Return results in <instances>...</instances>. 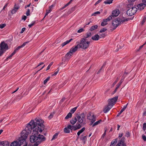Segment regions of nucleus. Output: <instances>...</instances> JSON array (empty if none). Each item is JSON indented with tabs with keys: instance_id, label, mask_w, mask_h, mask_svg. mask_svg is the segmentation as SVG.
I'll use <instances>...</instances> for the list:
<instances>
[{
	"instance_id": "obj_39",
	"label": "nucleus",
	"mask_w": 146,
	"mask_h": 146,
	"mask_svg": "<svg viewBox=\"0 0 146 146\" xmlns=\"http://www.w3.org/2000/svg\"><path fill=\"white\" fill-rule=\"evenodd\" d=\"M35 21H33L31 22V23L28 26L29 27H31L35 24Z\"/></svg>"
},
{
	"instance_id": "obj_37",
	"label": "nucleus",
	"mask_w": 146,
	"mask_h": 146,
	"mask_svg": "<svg viewBox=\"0 0 146 146\" xmlns=\"http://www.w3.org/2000/svg\"><path fill=\"white\" fill-rule=\"evenodd\" d=\"M77 108V107H76L72 108L71 110L70 111V112H71L72 113H74L76 110Z\"/></svg>"
},
{
	"instance_id": "obj_8",
	"label": "nucleus",
	"mask_w": 146,
	"mask_h": 146,
	"mask_svg": "<svg viewBox=\"0 0 146 146\" xmlns=\"http://www.w3.org/2000/svg\"><path fill=\"white\" fill-rule=\"evenodd\" d=\"M78 48H79V46L77 44V45L74 47H73L71 48L70 51L66 55V57L68 58H69L70 56L72 55L73 53L75 52L77 50Z\"/></svg>"
},
{
	"instance_id": "obj_51",
	"label": "nucleus",
	"mask_w": 146,
	"mask_h": 146,
	"mask_svg": "<svg viewBox=\"0 0 146 146\" xmlns=\"http://www.w3.org/2000/svg\"><path fill=\"white\" fill-rule=\"evenodd\" d=\"M121 85L120 84H119V83H118L117 85V86L115 90V92L116 91L117 89L119 87V86H120Z\"/></svg>"
},
{
	"instance_id": "obj_55",
	"label": "nucleus",
	"mask_w": 146,
	"mask_h": 146,
	"mask_svg": "<svg viewBox=\"0 0 146 146\" xmlns=\"http://www.w3.org/2000/svg\"><path fill=\"white\" fill-rule=\"evenodd\" d=\"M30 9H28L26 12V15L27 16H29L30 15Z\"/></svg>"
},
{
	"instance_id": "obj_4",
	"label": "nucleus",
	"mask_w": 146,
	"mask_h": 146,
	"mask_svg": "<svg viewBox=\"0 0 146 146\" xmlns=\"http://www.w3.org/2000/svg\"><path fill=\"white\" fill-rule=\"evenodd\" d=\"M79 46V48H81L83 49L88 48L90 45V42L84 38H81L79 43H77Z\"/></svg>"
},
{
	"instance_id": "obj_24",
	"label": "nucleus",
	"mask_w": 146,
	"mask_h": 146,
	"mask_svg": "<svg viewBox=\"0 0 146 146\" xmlns=\"http://www.w3.org/2000/svg\"><path fill=\"white\" fill-rule=\"evenodd\" d=\"M72 40V38H71L69 40H67L66 41L64 42L61 44V46L62 47H63L65 45L70 42Z\"/></svg>"
},
{
	"instance_id": "obj_33",
	"label": "nucleus",
	"mask_w": 146,
	"mask_h": 146,
	"mask_svg": "<svg viewBox=\"0 0 146 146\" xmlns=\"http://www.w3.org/2000/svg\"><path fill=\"white\" fill-rule=\"evenodd\" d=\"M58 135V133H56L53 136L52 138V140L54 139H56Z\"/></svg>"
},
{
	"instance_id": "obj_34",
	"label": "nucleus",
	"mask_w": 146,
	"mask_h": 146,
	"mask_svg": "<svg viewBox=\"0 0 146 146\" xmlns=\"http://www.w3.org/2000/svg\"><path fill=\"white\" fill-rule=\"evenodd\" d=\"M100 13V12L96 11L92 14V15L95 16H96L97 15H99Z\"/></svg>"
},
{
	"instance_id": "obj_42",
	"label": "nucleus",
	"mask_w": 146,
	"mask_h": 146,
	"mask_svg": "<svg viewBox=\"0 0 146 146\" xmlns=\"http://www.w3.org/2000/svg\"><path fill=\"white\" fill-rule=\"evenodd\" d=\"M6 26V25L5 23L1 24L0 25V28L3 29Z\"/></svg>"
},
{
	"instance_id": "obj_47",
	"label": "nucleus",
	"mask_w": 146,
	"mask_h": 146,
	"mask_svg": "<svg viewBox=\"0 0 146 146\" xmlns=\"http://www.w3.org/2000/svg\"><path fill=\"white\" fill-rule=\"evenodd\" d=\"M54 114V113H52L50 115L48 116V118L49 119H50L52 118L53 116V115Z\"/></svg>"
},
{
	"instance_id": "obj_53",
	"label": "nucleus",
	"mask_w": 146,
	"mask_h": 146,
	"mask_svg": "<svg viewBox=\"0 0 146 146\" xmlns=\"http://www.w3.org/2000/svg\"><path fill=\"white\" fill-rule=\"evenodd\" d=\"M105 64H104L102 67H101V68L98 71V74L100 73L102 70V68L105 66Z\"/></svg>"
},
{
	"instance_id": "obj_13",
	"label": "nucleus",
	"mask_w": 146,
	"mask_h": 146,
	"mask_svg": "<svg viewBox=\"0 0 146 146\" xmlns=\"http://www.w3.org/2000/svg\"><path fill=\"white\" fill-rule=\"evenodd\" d=\"M112 19L111 16H110L107 18L104 19L103 21L102 22L101 25L102 26H104L107 24V22L109 21Z\"/></svg>"
},
{
	"instance_id": "obj_22",
	"label": "nucleus",
	"mask_w": 146,
	"mask_h": 146,
	"mask_svg": "<svg viewBox=\"0 0 146 146\" xmlns=\"http://www.w3.org/2000/svg\"><path fill=\"white\" fill-rule=\"evenodd\" d=\"M91 36V33H86L84 36V38H84L85 40H87V38L88 37H90Z\"/></svg>"
},
{
	"instance_id": "obj_56",
	"label": "nucleus",
	"mask_w": 146,
	"mask_h": 146,
	"mask_svg": "<svg viewBox=\"0 0 146 146\" xmlns=\"http://www.w3.org/2000/svg\"><path fill=\"white\" fill-rule=\"evenodd\" d=\"M123 133H121L119 134L118 137V138L119 139H120L123 136Z\"/></svg>"
},
{
	"instance_id": "obj_45",
	"label": "nucleus",
	"mask_w": 146,
	"mask_h": 146,
	"mask_svg": "<svg viewBox=\"0 0 146 146\" xmlns=\"http://www.w3.org/2000/svg\"><path fill=\"white\" fill-rule=\"evenodd\" d=\"M143 129L144 131L146 130V123H144L143 124Z\"/></svg>"
},
{
	"instance_id": "obj_59",
	"label": "nucleus",
	"mask_w": 146,
	"mask_h": 146,
	"mask_svg": "<svg viewBox=\"0 0 146 146\" xmlns=\"http://www.w3.org/2000/svg\"><path fill=\"white\" fill-rule=\"evenodd\" d=\"M25 28H23L21 30V31L20 32L21 33H23V32L25 31Z\"/></svg>"
},
{
	"instance_id": "obj_11",
	"label": "nucleus",
	"mask_w": 146,
	"mask_h": 146,
	"mask_svg": "<svg viewBox=\"0 0 146 146\" xmlns=\"http://www.w3.org/2000/svg\"><path fill=\"white\" fill-rule=\"evenodd\" d=\"M85 116V114L84 113H82L79 115L77 117L78 122L80 123H84L86 121Z\"/></svg>"
},
{
	"instance_id": "obj_18",
	"label": "nucleus",
	"mask_w": 146,
	"mask_h": 146,
	"mask_svg": "<svg viewBox=\"0 0 146 146\" xmlns=\"http://www.w3.org/2000/svg\"><path fill=\"white\" fill-rule=\"evenodd\" d=\"M145 3H143L139 4L137 6L138 9L140 10L143 9L146 6V4Z\"/></svg>"
},
{
	"instance_id": "obj_5",
	"label": "nucleus",
	"mask_w": 146,
	"mask_h": 146,
	"mask_svg": "<svg viewBox=\"0 0 146 146\" xmlns=\"http://www.w3.org/2000/svg\"><path fill=\"white\" fill-rule=\"evenodd\" d=\"M127 8L129 9L127 10L126 13L129 16H132L137 11V8L133 6V3H129L127 5Z\"/></svg>"
},
{
	"instance_id": "obj_48",
	"label": "nucleus",
	"mask_w": 146,
	"mask_h": 146,
	"mask_svg": "<svg viewBox=\"0 0 146 146\" xmlns=\"http://www.w3.org/2000/svg\"><path fill=\"white\" fill-rule=\"evenodd\" d=\"M84 31V30L83 29L81 28L78 30L77 31V32L78 33H81L83 31Z\"/></svg>"
},
{
	"instance_id": "obj_54",
	"label": "nucleus",
	"mask_w": 146,
	"mask_h": 146,
	"mask_svg": "<svg viewBox=\"0 0 146 146\" xmlns=\"http://www.w3.org/2000/svg\"><path fill=\"white\" fill-rule=\"evenodd\" d=\"M105 64H104L102 67H101V68L98 71V74L100 73L102 70V68L105 66Z\"/></svg>"
},
{
	"instance_id": "obj_6",
	"label": "nucleus",
	"mask_w": 146,
	"mask_h": 146,
	"mask_svg": "<svg viewBox=\"0 0 146 146\" xmlns=\"http://www.w3.org/2000/svg\"><path fill=\"white\" fill-rule=\"evenodd\" d=\"M36 122H35L37 127L40 128L39 130L40 132H42L44 129V126L43 124V121L41 119H35Z\"/></svg>"
},
{
	"instance_id": "obj_2",
	"label": "nucleus",
	"mask_w": 146,
	"mask_h": 146,
	"mask_svg": "<svg viewBox=\"0 0 146 146\" xmlns=\"http://www.w3.org/2000/svg\"><path fill=\"white\" fill-rule=\"evenodd\" d=\"M30 127L29 128V130L30 131V133H28L27 136L31 132V131L32 129H33V132H32V135H37L38 134V131L40 132L41 133L42 132H40L39 130V129L40 128L38 127H37L36 124L35 123L34 121L33 120H31L28 124L25 127V129L27 127Z\"/></svg>"
},
{
	"instance_id": "obj_31",
	"label": "nucleus",
	"mask_w": 146,
	"mask_h": 146,
	"mask_svg": "<svg viewBox=\"0 0 146 146\" xmlns=\"http://www.w3.org/2000/svg\"><path fill=\"white\" fill-rule=\"evenodd\" d=\"M102 121V120H100L99 121L95 122L92 125V127H94L97 125L99 124Z\"/></svg>"
},
{
	"instance_id": "obj_30",
	"label": "nucleus",
	"mask_w": 146,
	"mask_h": 146,
	"mask_svg": "<svg viewBox=\"0 0 146 146\" xmlns=\"http://www.w3.org/2000/svg\"><path fill=\"white\" fill-rule=\"evenodd\" d=\"M113 0H108L104 1V3L106 4H110L111 3Z\"/></svg>"
},
{
	"instance_id": "obj_20",
	"label": "nucleus",
	"mask_w": 146,
	"mask_h": 146,
	"mask_svg": "<svg viewBox=\"0 0 146 146\" xmlns=\"http://www.w3.org/2000/svg\"><path fill=\"white\" fill-rule=\"evenodd\" d=\"M27 42H25L21 46H19L18 47H17V48H16L15 50L14 51V52L15 53L16 52L19 50L20 48L23 47H24L27 44Z\"/></svg>"
},
{
	"instance_id": "obj_21",
	"label": "nucleus",
	"mask_w": 146,
	"mask_h": 146,
	"mask_svg": "<svg viewBox=\"0 0 146 146\" xmlns=\"http://www.w3.org/2000/svg\"><path fill=\"white\" fill-rule=\"evenodd\" d=\"M112 107L111 106H109V105L106 106L104 110V113H106L108 112L112 108Z\"/></svg>"
},
{
	"instance_id": "obj_3",
	"label": "nucleus",
	"mask_w": 146,
	"mask_h": 146,
	"mask_svg": "<svg viewBox=\"0 0 146 146\" xmlns=\"http://www.w3.org/2000/svg\"><path fill=\"white\" fill-rule=\"evenodd\" d=\"M129 20V19H127L123 17L117 18L113 21L112 23L113 26L114 27L113 29H115L119 25Z\"/></svg>"
},
{
	"instance_id": "obj_64",
	"label": "nucleus",
	"mask_w": 146,
	"mask_h": 146,
	"mask_svg": "<svg viewBox=\"0 0 146 146\" xmlns=\"http://www.w3.org/2000/svg\"><path fill=\"white\" fill-rule=\"evenodd\" d=\"M27 18V17L25 16H24L22 18V19L24 20V21H25Z\"/></svg>"
},
{
	"instance_id": "obj_43",
	"label": "nucleus",
	"mask_w": 146,
	"mask_h": 146,
	"mask_svg": "<svg viewBox=\"0 0 146 146\" xmlns=\"http://www.w3.org/2000/svg\"><path fill=\"white\" fill-rule=\"evenodd\" d=\"M50 79V77H48L46 79L44 82V84H46L49 80Z\"/></svg>"
},
{
	"instance_id": "obj_40",
	"label": "nucleus",
	"mask_w": 146,
	"mask_h": 146,
	"mask_svg": "<svg viewBox=\"0 0 146 146\" xmlns=\"http://www.w3.org/2000/svg\"><path fill=\"white\" fill-rule=\"evenodd\" d=\"M70 2H68V3L66 4L64 6H63L62 8L60 9V10H62L65 8L66 7H67L70 4Z\"/></svg>"
},
{
	"instance_id": "obj_26",
	"label": "nucleus",
	"mask_w": 146,
	"mask_h": 146,
	"mask_svg": "<svg viewBox=\"0 0 146 146\" xmlns=\"http://www.w3.org/2000/svg\"><path fill=\"white\" fill-rule=\"evenodd\" d=\"M85 130V128L84 127L82 128L81 129L79 130L77 133V135L79 136L80 134L82 133Z\"/></svg>"
},
{
	"instance_id": "obj_50",
	"label": "nucleus",
	"mask_w": 146,
	"mask_h": 146,
	"mask_svg": "<svg viewBox=\"0 0 146 146\" xmlns=\"http://www.w3.org/2000/svg\"><path fill=\"white\" fill-rule=\"evenodd\" d=\"M17 10L16 9H15L14 8L12 11H11V13H12V14H14L17 11Z\"/></svg>"
},
{
	"instance_id": "obj_28",
	"label": "nucleus",
	"mask_w": 146,
	"mask_h": 146,
	"mask_svg": "<svg viewBox=\"0 0 146 146\" xmlns=\"http://www.w3.org/2000/svg\"><path fill=\"white\" fill-rule=\"evenodd\" d=\"M128 104L127 103L126 105H125L123 106V108H122V109L120 111V112L119 113V114H120L127 107V105Z\"/></svg>"
},
{
	"instance_id": "obj_16",
	"label": "nucleus",
	"mask_w": 146,
	"mask_h": 146,
	"mask_svg": "<svg viewBox=\"0 0 146 146\" xmlns=\"http://www.w3.org/2000/svg\"><path fill=\"white\" fill-rule=\"evenodd\" d=\"M120 13V12L119 10L116 9L113 11L112 12V15L111 16V17H116Z\"/></svg>"
},
{
	"instance_id": "obj_38",
	"label": "nucleus",
	"mask_w": 146,
	"mask_h": 146,
	"mask_svg": "<svg viewBox=\"0 0 146 146\" xmlns=\"http://www.w3.org/2000/svg\"><path fill=\"white\" fill-rule=\"evenodd\" d=\"M146 20V17H144L143 18V20L141 22V24L142 25H143Z\"/></svg>"
},
{
	"instance_id": "obj_35",
	"label": "nucleus",
	"mask_w": 146,
	"mask_h": 146,
	"mask_svg": "<svg viewBox=\"0 0 146 146\" xmlns=\"http://www.w3.org/2000/svg\"><path fill=\"white\" fill-rule=\"evenodd\" d=\"M15 53L14 52H13L10 55H9L7 58L6 59V60H7L8 59H11V57L13 56Z\"/></svg>"
},
{
	"instance_id": "obj_62",
	"label": "nucleus",
	"mask_w": 146,
	"mask_h": 146,
	"mask_svg": "<svg viewBox=\"0 0 146 146\" xmlns=\"http://www.w3.org/2000/svg\"><path fill=\"white\" fill-rule=\"evenodd\" d=\"M101 1V0H98L95 4V5H96L97 4H98L100 2H101V1Z\"/></svg>"
},
{
	"instance_id": "obj_32",
	"label": "nucleus",
	"mask_w": 146,
	"mask_h": 146,
	"mask_svg": "<svg viewBox=\"0 0 146 146\" xmlns=\"http://www.w3.org/2000/svg\"><path fill=\"white\" fill-rule=\"evenodd\" d=\"M72 114L70 112L65 117V119H67L71 117L72 116Z\"/></svg>"
},
{
	"instance_id": "obj_19",
	"label": "nucleus",
	"mask_w": 146,
	"mask_h": 146,
	"mask_svg": "<svg viewBox=\"0 0 146 146\" xmlns=\"http://www.w3.org/2000/svg\"><path fill=\"white\" fill-rule=\"evenodd\" d=\"M9 143L7 141H0V146H9Z\"/></svg>"
},
{
	"instance_id": "obj_52",
	"label": "nucleus",
	"mask_w": 146,
	"mask_h": 146,
	"mask_svg": "<svg viewBox=\"0 0 146 146\" xmlns=\"http://www.w3.org/2000/svg\"><path fill=\"white\" fill-rule=\"evenodd\" d=\"M55 6L54 5H52L50 6L49 7V9L50 10H51L52 11V9H53V7Z\"/></svg>"
},
{
	"instance_id": "obj_63",
	"label": "nucleus",
	"mask_w": 146,
	"mask_h": 146,
	"mask_svg": "<svg viewBox=\"0 0 146 146\" xmlns=\"http://www.w3.org/2000/svg\"><path fill=\"white\" fill-rule=\"evenodd\" d=\"M51 10H50V9H49V10H46V12L48 14L49 13H50L51 12Z\"/></svg>"
},
{
	"instance_id": "obj_36",
	"label": "nucleus",
	"mask_w": 146,
	"mask_h": 146,
	"mask_svg": "<svg viewBox=\"0 0 146 146\" xmlns=\"http://www.w3.org/2000/svg\"><path fill=\"white\" fill-rule=\"evenodd\" d=\"M69 129L68 127H66L64 129V132L66 133H69L70 132V131L69 130Z\"/></svg>"
},
{
	"instance_id": "obj_12",
	"label": "nucleus",
	"mask_w": 146,
	"mask_h": 146,
	"mask_svg": "<svg viewBox=\"0 0 146 146\" xmlns=\"http://www.w3.org/2000/svg\"><path fill=\"white\" fill-rule=\"evenodd\" d=\"M118 99V96H116L114 97L111 99H109L108 101V104L109 106H111L112 107L114 105L115 102L117 101Z\"/></svg>"
},
{
	"instance_id": "obj_49",
	"label": "nucleus",
	"mask_w": 146,
	"mask_h": 146,
	"mask_svg": "<svg viewBox=\"0 0 146 146\" xmlns=\"http://www.w3.org/2000/svg\"><path fill=\"white\" fill-rule=\"evenodd\" d=\"M59 69H57V70L56 71V72H55L53 74H52V75L53 76H56L58 73L59 71Z\"/></svg>"
},
{
	"instance_id": "obj_17",
	"label": "nucleus",
	"mask_w": 146,
	"mask_h": 146,
	"mask_svg": "<svg viewBox=\"0 0 146 146\" xmlns=\"http://www.w3.org/2000/svg\"><path fill=\"white\" fill-rule=\"evenodd\" d=\"M30 140L31 143L36 142L37 141V137L36 135H32L31 136Z\"/></svg>"
},
{
	"instance_id": "obj_58",
	"label": "nucleus",
	"mask_w": 146,
	"mask_h": 146,
	"mask_svg": "<svg viewBox=\"0 0 146 146\" xmlns=\"http://www.w3.org/2000/svg\"><path fill=\"white\" fill-rule=\"evenodd\" d=\"M142 138L143 140L145 141H146V137L144 135H142Z\"/></svg>"
},
{
	"instance_id": "obj_41",
	"label": "nucleus",
	"mask_w": 146,
	"mask_h": 146,
	"mask_svg": "<svg viewBox=\"0 0 146 146\" xmlns=\"http://www.w3.org/2000/svg\"><path fill=\"white\" fill-rule=\"evenodd\" d=\"M107 30V29L105 28H103L101 29L100 31V33L104 32Z\"/></svg>"
},
{
	"instance_id": "obj_57",
	"label": "nucleus",
	"mask_w": 146,
	"mask_h": 146,
	"mask_svg": "<svg viewBox=\"0 0 146 146\" xmlns=\"http://www.w3.org/2000/svg\"><path fill=\"white\" fill-rule=\"evenodd\" d=\"M8 3H6L5 5L3 7V9L1 11V12L3 10H4L5 8L8 6Z\"/></svg>"
},
{
	"instance_id": "obj_14",
	"label": "nucleus",
	"mask_w": 146,
	"mask_h": 146,
	"mask_svg": "<svg viewBox=\"0 0 146 146\" xmlns=\"http://www.w3.org/2000/svg\"><path fill=\"white\" fill-rule=\"evenodd\" d=\"M78 125L80 126L79 127L76 126L77 125H69L68 126V128L71 130H76V129H78L81 127V125L80 124H78Z\"/></svg>"
},
{
	"instance_id": "obj_23",
	"label": "nucleus",
	"mask_w": 146,
	"mask_h": 146,
	"mask_svg": "<svg viewBox=\"0 0 146 146\" xmlns=\"http://www.w3.org/2000/svg\"><path fill=\"white\" fill-rule=\"evenodd\" d=\"M99 35L98 34H96L93 36L92 37V39L94 40H97L99 39Z\"/></svg>"
},
{
	"instance_id": "obj_25",
	"label": "nucleus",
	"mask_w": 146,
	"mask_h": 146,
	"mask_svg": "<svg viewBox=\"0 0 146 146\" xmlns=\"http://www.w3.org/2000/svg\"><path fill=\"white\" fill-rule=\"evenodd\" d=\"M77 120V118L76 117H75L74 118L72 119L70 121V122L71 124L73 125L75 124L76 123Z\"/></svg>"
},
{
	"instance_id": "obj_44",
	"label": "nucleus",
	"mask_w": 146,
	"mask_h": 146,
	"mask_svg": "<svg viewBox=\"0 0 146 146\" xmlns=\"http://www.w3.org/2000/svg\"><path fill=\"white\" fill-rule=\"evenodd\" d=\"M119 78L118 77L116 79L115 81V82L113 83V86H114L115 85V84H116L117 82L118 81V80H119Z\"/></svg>"
},
{
	"instance_id": "obj_7",
	"label": "nucleus",
	"mask_w": 146,
	"mask_h": 146,
	"mask_svg": "<svg viewBox=\"0 0 146 146\" xmlns=\"http://www.w3.org/2000/svg\"><path fill=\"white\" fill-rule=\"evenodd\" d=\"M8 49L7 44L4 42L1 43L0 46V56L2 55Z\"/></svg>"
},
{
	"instance_id": "obj_1",
	"label": "nucleus",
	"mask_w": 146,
	"mask_h": 146,
	"mask_svg": "<svg viewBox=\"0 0 146 146\" xmlns=\"http://www.w3.org/2000/svg\"><path fill=\"white\" fill-rule=\"evenodd\" d=\"M28 127H27L23 130L21 133V137L19 138V141H15L13 142L11 144V146H20L24 142H26L27 138V134L30 133Z\"/></svg>"
},
{
	"instance_id": "obj_27",
	"label": "nucleus",
	"mask_w": 146,
	"mask_h": 146,
	"mask_svg": "<svg viewBox=\"0 0 146 146\" xmlns=\"http://www.w3.org/2000/svg\"><path fill=\"white\" fill-rule=\"evenodd\" d=\"M117 138H116L113 140L111 143V145H115L117 141Z\"/></svg>"
},
{
	"instance_id": "obj_9",
	"label": "nucleus",
	"mask_w": 146,
	"mask_h": 146,
	"mask_svg": "<svg viewBox=\"0 0 146 146\" xmlns=\"http://www.w3.org/2000/svg\"><path fill=\"white\" fill-rule=\"evenodd\" d=\"M37 137V141L34 144V146H38L42 142L46 140L45 137L42 135L39 134Z\"/></svg>"
},
{
	"instance_id": "obj_15",
	"label": "nucleus",
	"mask_w": 146,
	"mask_h": 146,
	"mask_svg": "<svg viewBox=\"0 0 146 146\" xmlns=\"http://www.w3.org/2000/svg\"><path fill=\"white\" fill-rule=\"evenodd\" d=\"M125 138L123 137L119 141L117 145L116 146H126L124 143Z\"/></svg>"
},
{
	"instance_id": "obj_29",
	"label": "nucleus",
	"mask_w": 146,
	"mask_h": 146,
	"mask_svg": "<svg viewBox=\"0 0 146 146\" xmlns=\"http://www.w3.org/2000/svg\"><path fill=\"white\" fill-rule=\"evenodd\" d=\"M98 27V26L97 25H95L93 26H92L90 29V31H93V30H95L96 29L97 27Z\"/></svg>"
},
{
	"instance_id": "obj_60",
	"label": "nucleus",
	"mask_w": 146,
	"mask_h": 146,
	"mask_svg": "<svg viewBox=\"0 0 146 146\" xmlns=\"http://www.w3.org/2000/svg\"><path fill=\"white\" fill-rule=\"evenodd\" d=\"M19 7L18 6H16V5H15L14 6V8L15 9H16L17 10L19 9Z\"/></svg>"
},
{
	"instance_id": "obj_46",
	"label": "nucleus",
	"mask_w": 146,
	"mask_h": 146,
	"mask_svg": "<svg viewBox=\"0 0 146 146\" xmlns=\"http://www.w3.org/2000/svg\"><path fill=\"white\" fill-rule=\"evenodd\" d=\"M125 136L127 137H129L130 136V134L129 132H127L125 134Z\"/></svg>"
},
{
	"instance_id": "obj_10",
	"label": "nucleus",
	"mask_w": 146,
	"mask_h": 146,
	"mask_svg": "<svg viewBox=\"0 0 146 146\" xmlns=\"http://www.w3.org/2000/svg\"><path fill=\"white\" fill-rule=\"evenodd\" d=\"M87 118L91 122V123L90 124V125H92L93 123L96 120V118L94 115L91 113H90L87 114Z\"/></svg>"
},
{
	"instance_id": "obj_61",
	"label": "nucleus",
	"mask_w": 146,
	"mask_h": 146,
	"mask_svg": "<svg viewBox=\"0 0 146 146\" xmlns=\"http://www.w3.org/2000/svg\"><path fill=\"white\" fill-rule=\"evenodd\" d=\"M106 130H105L104 133L102 134V137L103 138V137H104V136L106 135Z\"/></svg>"
}]
</instances>
